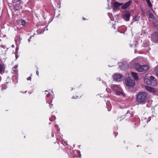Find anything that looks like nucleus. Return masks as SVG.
<instances>
[{
    "instance_id": "obj_32",
    "label": "nucleus",
    "mask_w": 158,
    "mask_h": 158,
    "mask_svg": "<svg viewBox=\"0 0 158 158\" xmlns=\"http://www.w3.org/2000/svg\"><path fill=\"white\" fill-rule=\"evenodd\" d=\"M72 98H74L73 97Z\"/></svg>"
},
{
    "instance_id": "obj_12",
    "label": "nucleus",
    "mask_w": 158,
    "mask_h": 158,
    "mask_svg": "<svg viewBox=\"0 0 158 158\" xmlns=\"http://www.w3.org/2000/svg\"><path fill=\"white\" fill-rule=\"evenodd\" d=\"M131 75L136 80L138 79V76L136 73L132 72L131 73Z\"/></svg>"
},
{
    "instance_id": "obj_33",
    "label": "nucleus",
    "mask_w": 158,
    "mask_h": 158,
    "mask_svg": "<svg viewBox=\"0 0 158 158\" xmlns=\"http://www.w3.org/2000/svg\"><path fill=\"white\" fill-rule=\"evenodd\" d=\"M130 46H131H131H132L131 45H130Z\"/></svg>"
},
{
    "instance_id": "obj_20",
    "label": "nucleus",
    "mask_w": 158,
    "mask_h": 158,
    "mask_svg": "<svg viewBox=\"0 0 158 158\" xmlns=\"http://www.w3.org/2000/svg\"><path fill=\"white\" fill-rule=\"evenodd\" d=\"M27 80H31V77H29L27 79Z\"/></svg>"
},
{
    "instance_id": "obj_3",
    "label": "nucleus",
    "mask_w": 158,
    "mask_h": 158,
    "mask_svg": "<svg viewBox=\"0 0 158 158\" xmlns=\"http://www.w3.org/2000/svg\"><path fill=\"white\" fill-rule=\"evenodd\" d=\"M112 87L113 89L116 92V95L125 96V94L119 85H114Z\"/></svg>"
},
{
    "instance_id": "obj_26",
    "label": "nucleus",
    "mask_w": 158,
    "mask_h": 158,
    "mask_svg": "<svg viewBox=\"0 0 158 158\" xmlns=\"http://www.w3.org/2000/svg\"><path fill=\"white\" fill-rule=\"evenodd\" d=\"M17 66H18V65H15L14 66V68H16L17 67Z\"/></svg>"
},
{
    "instance_id": "obj_22",
    "label": "nucleus",
    "mask_w": 158,
    "mask_h": 158,
    "mask_svg": "<svg viewBox=\"0 0 158 158\" xmlns=\"http://www.w3.org/2000/svg\"><path fill=\"white\" fill-rule=\"evenodd\" d=\"M36 74H37V75L38 76L39 75V73H38V70L36 71Z\"/></svg>"
},
{
    "instance_id": "obj_23",
    "label": "nucleus",
    "mask_w": 158,
    "mask_h": 158,
    "mask_svg": "<svg viewBox=\"0 0 158 158\" xmlns=\"http://www.w3.org/2000/svg\"><path fill=\"white\" fill-rule=\"evenodd\" d=\"M155 23V25L156 26H157L158 27V23H155V22H154Z\"/></svg>"
},
{
    "instance_id": "obj_16",
    "label": "nucleus",
    "mask_w": 158,
    "mask_h": 158,
    "mask_svg": "<svg viewBox=\"0 0 158 158\" xmlns=\"http://www.w3.org/2000/svg\"><path fill=\"white\" fill-rule=\"evenodd\" d=\"M140 18V17L138 16H136L135 18V21H137Z\"/></svg>"
},
{
    "instance_id": "obj_19",
    "label": "nucleus",
    "mask_w": 158,
    "mask_h": 158,
    "mask_svg": "<svg viewBox=\"0 0 158 158\" xmlns=\"http://www.w3.org/2000/svg\"><path fill=\"white\" fill-rule=\"evenodd\" d=\"M156 74L158 76V69L156 70Z\"/></svg>"
},
{
    "instance_id": "obj_31",
    "label": "nucleus",
    "mask_w": 158,
    "mask_h": 158,
    "mask_svg": "<svg viewBox=\"0 0 158 158\" xmlns=\"http://www.w3.org/2000/svg\"><path fill=\"white\" fill-rule=\"evenodd\" d=\"M45 92H48V91H47V90H46V91H45Z\"/></svg>"
},
{
    "instance_id": "obj_1",
    "label": "nucleus",
    "mask_w": 158,
    "mask_h": 158,
    "mask_svg": "<svg viewBox=\"0 0 158 158\" xmlns=\"http://www.w3.org/2000/svg\"><path fill=\"white\" fill-rule=\"evenodd\" d=\"M147 99V94L145 92L139 93L137 94L136 100L137 102L140 103H143Z\"/></svg>"
},
{
    "instance_id": "obj_5",
    "label": "nucleus",
    "mask_w": 158,
    "mask_h": 158,
    "mask_svg": "<svg viewBox=\"0 0 158 158\" xmlns=\"http://www.w3.org/2000/svg\"><path fill=\"white\" fill-rule=\"evenodd\" d=\"M147 74L145 76L144 78V82L148 85H150L152 86H156L157 85V83H154L152 82L151 81H150L149 79L147 78Z\"/></svg>"
},
{
    "instance_id": "obj_29",
    "label": "nucleus",
    "mask_w": 158,
    "mask_h": 158,
    "mask_svg": "<svg viewBox=\"0 0 158 158\" xmlns=\"http://www.w3.org/2000/svg\"><path fill=\"white\" fill-rule=\"evenodd\" d=\"M83 19L85 20V18H83Z\"/></svg>"
},
{
    "instance_id": "obj_10",
    "label": "nucleus",
    "mask_w": 158,
    "mask_h": 158,
    "mask_svg": "<svg viewBox=\"0 0 158 158\" xmlns=\"http://www.w3.org/2000/svg\"><path fill=\"white\" fill-rule=\"evenodd\" d=\"M131 3V1H129L128 2H127L123 5L122 6V8L123 9H127L128 6H129L130 5Z\"/></svg>"
},
{
    "instance_id": "obj_4",
    "label": "nucleus",
    "mask_w": 158,
    "mask_h": 158,
    "mask_svg": "<svg viewBox=\"0 0 158 158\" xmlns=\"http://www.w3.org/2000/svg\"><path fill=\"white\" fill-rule=\"evenodd\" d=\"M126 85L128 86H133L135 84V81L132 78L127 77L126 79Z\"/></svg>"
},
{
    "instance_id": "obj_18",
    "label": "nucleus",
    "mask_w": 158,
    "mask_h": 158,
    "mask_svg": "<svg viewBox=\"0 0 158 158\" xmlns=\"http://www.w3.org/2000/svg\"><path fill=\"white\" fill-rule=\"evenodd\" d=\"M149 17L150 18L152 19L154 17V15L150 13L149 14Z\"/></svg>"
},
{
    "instance_id": "obj_13",
    "label": "nucleus",
    "mask_w": 158,
    "mask_h": 158,
    "mask_svg": "<svg viewBox=\"0 0 158 158\" xmlns=\"http://www.w3.org/2000/svg\"><path fill=\"white\" fill-rule=\"evenodd\" d=\"M155 77L153 76H150V81L154 83H157L156 81L154 80Z\"/></svg>"
},
{
    "instance_id": "obj_28",
    "label": "nucleus",
    "mask_w": 158,
    "mask_h": 158,
    "mask_svg": "<svg viewBox=\"0 0 158 158\" xmlns=\"http://www.w3.org/2000/svg\"><path fill=\"white\" fill-rule=\"evenodd\" d=\"M15 9V10H17V9H16V8H15V7H14Z\"/></svg>"
},
{
    "instance_id": "obj_17",
    "label": "nucleus",
    "mask_w": 158,
    "mask_h": 158,
    "mask_svg": "<svg viewBox=\"0 0 158 158\" xmlns=\"http://www.w3.org/2000/svg\"><path fill=\"white\" fill-rule=\"evenodd\" d=\"M21 24L23 25H24L26 24V22L24 20H21Z\"/></svg>"
},
{
    "instance_id": "obj_25",
    "label": "nucleus",
    "mask_w": 158,
    "mask_h": 158,
    "mask_svg": "<svg viewBox=\"0 0 158 158\" xmlns=\"http://www.w3.org/2000/svg\"><path fill=\"white\" fill-rule=\"evenodd\" d=\"M31 39V37H30L28 40V41H29V42L30 41V40Z\"/></svg>"
},
{
    "instance_id": "obj_7",
    "label": "nucleus",
    "mask_w": 158,
    "mask_h": 158,
    "mask_svg": "<svg viewBox=\"0 0 158 158\" xmlns=\"http://www.w3.org/2000/svg\"><path fill=\"white\" fill-rule=\"evenodd\" d=\"M145 89L148 91L152 93L153 94H154L156 92V90L155 88L151 87V86L146 85L145 86Z\"/></svg>"
},
{
    "instance_id": "obj_30",
    "label": "nucleus",
    "mask_w": 158,
    "mask_h": 158,
    "mask_svg": "<svg viewBox=\"0 0 158 158\" xmlns=\"http://www.w3.org/2000/svg\"><path fill=\"white\" fill-rule=\"evenodd\" d=\"M78 98V96H76V98Z\"/></svg>"
},
{
    "instance_id": "obj_8",
    "label": "nucleus",
    "mask_w": 158,
    "mask_h": 158,
    "mask_svg": "<svg viewBox=\"0 0 158 158\" xmlns=\"http://www.w3.org/2000/svg\"><path fill=\"white\" fill-rule=\"evenodd\" d=\"M130 16V13H126L123 14V18L126 21H128Z\"/></svg>"
},
{
    "instance_id": "obj_27",
    "label": "nucleus",
    "mask_w": 158,
    "mask_h": 158,
    "mask_svg": "<svg viewBox=\"0 0 158 158\" xmlns=\"http://www.w3.org/2000/svg\"><path fill=\"white\" fill-rule=\"evenodd\" d=\"M21 1V0H17V1L19 2Z\"/></svg>"
},
{
    "instance_id": "obj_9",
    "label": "nucleus",
    "mask_w": 158,
    "mask_h": 158,
    "mask_svg": "<svg viewBox=\"0 0 158 158\" xmlns=\"http://www.w3.org/2000/svg\"><path fill=\"white\" fill-rule=\"evenodd\" d=\"M152 38L154 40L157 41L158 40V30L155 31L152 35Z\"/></svg>"
},
{
    "instance_id": "obj_11",
    "label": "nucleus",
    "mask_w": 158,
    "mask_h": 158,
    "mask_svg": "<svg viewBox=\"0 0 158 158\" xmlns=\"http://www.w3.org/2000/svg\"><path fill=\"white\" fill-rule=\"evenodd\" d=\"M123 4V3H119L117 2H115L114 4V7L113 9L117 8L119 6L122 5Z\"/></svg>"
},
{
    "instance_id": "obj_2",
    "label": "nucleus",
    "mask_w": 158,
    "mask_h": 158,
    "mask_svg": "<svg viewBox=\"0 0 158 158\" xmlns=\"http://www.w3.org/2000/svg\"><path fill=\"white\" fill-rule=\"evenodd\" d=\"M135 69L139 72H143L148 70L149 66L147 65H141L139 63H136L134 65Z\"/></svg>"
},
{
    "instance_id": "obj_14",
    "label": "nucleus",
    "mask_w": 158,
    "mask_h": 158,
    "mask_svg": "<svg viewBox=\"0 0 158 158\" xmlns=\"http://www.w3.org/2000/svg\"><path fill=\"white\" fill-rule=\"evenodd\" d=\"M4 69V66L0 64V73L2 72Z\"/></svg>"
},
{
    "instance_id": "obj_21",
    "label": "nucleus",
    "mask_w": 158,
    "mask_h": 158,
    "mask_svg": "<svg viewBox=\"0 0 158 158\" xmlns=\"http://www.w3.org/2000/svg\"><path fill=\"white\" fill-rule=\"evenodd\" d=\"M50 95V94L49 93H48L47 94V97H48Z\"/></svg>"
},
{
    "instance_id": "obj_6",
    "label": "nucleus",
    "mask_w": 158,
    "mask_h": 158,
    "mask_svg": "<svg viewBox=\"0 0 158 158\" xmlns=\"http://www.w3.org/2000/svg\"><path fill=\"white\" fill-rule=\"evenodd\" d=\"M113 79L116 81H121L123 79L122 76L120 74H115L113 76Z\"/></svg>"
},
{
    "instance_id": "obj_24",
    "label": "nucleus",
    "mask_w": 158,
    "mask_h": 158,
    "mask_svg": "<svg viewBox=\"0 0 158 158\" xmlns=\"http://www.w3.org/2000/svg\"><path fill=\"white\" fill-rule=\"evenodd\" d=\"M53 106V105L52 104L50 105V108H52V106Z\"/></svg>"
},
{
    "instance_id": "obj_15",
    "label": "nucleus",
    "mask_w": 158,
    "mask_h": 158,
    "mask_svg": "<svg viewBox=\"0 0 158 158\" xmlns=\"http://www.w3.org/2000/svg\"><path fill=\"white\" fill-rule=\"evenodd\" d=\"M146 1L148 3V6L150 7H151L152 6V4L151 3L150 0H146Z\"/></svg>"
}]
</instances>
